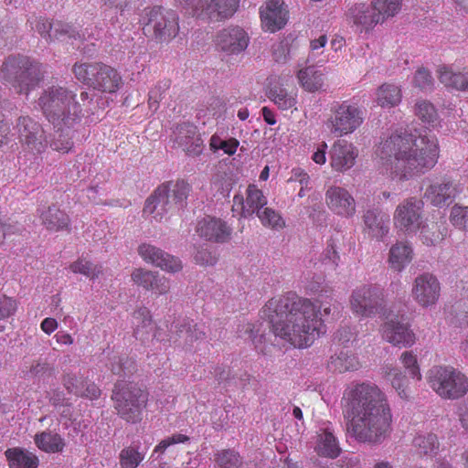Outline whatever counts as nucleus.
<instances>
[{"label": "nucleus", "mask_w": 468, "mask_h": 468, "mask_svg": "<svg viewBox=\"0 0 468 468\" xmlns=\"http://www.w3.org/2000/svg\"><path fill=\"white\" fill-rule=\"evenodd\" d=\"M138 254L147 263L167 272H177L182 270L181 261L163 250L149 244L143 243L138 247Z\"/></svg>", "instance_id": "6ab92c4d"}, {"label": "nucleus", "mask_w": 468, "mask_h": 468, "mask_svg": "<svg viewBox=\"0 0 468 468\" xmlns=\"http://www.w3.org/2000/svg\"><path fill=\"white\" fill-rule=\"evenodd\" d=\"M430 388L442 399L455 400L468 393V378L451 366H434L427 374Z\"/></svg>", "instance_id": "6e6552de"}, {"label": "nucleus", "mask_w": 468, "mask_h": 468, "mask_svg": "<svg viewBox=\"0 0 468 468\" xmlns=\"http://www.w3.org/2000/svg\"><path fill=\"white\" fill-rule=\"evenodd\" d=\"M62 383L68 393L77 396L81 393L84 381L72 373H66L63 375Z\"/></svg>", "instance_id": "69168bd1"}, {"label": "nucleus", "mask_w": 468, "mask_h": 468, "mask_svg": "<svg viewBox=\"0 0 468 468\" xmlns=\"http://www.w3.org/2000/svg\"><path fill=\"white\" fill-rule=\"evenodd\" d=\"M415 114L422 122L431 127H435L438 123L437 111L433 104L428 101L422 100L416 102Z\"/></svg>", "instance_id": "3c124183"}, {"label": "nucleus", "mask_w": 468, "mask_h": 468, "mask_svg": "<svg viewBox=\"0 0 468 468\" xmlns=\"http://www.w3.org/2000/svg\"><path fill=\"white\" fill-rule=\"evenodd\" d=\"M364 112L356 103L344 101L331 108L326 126L332 134L342 137L356 131L364 122Z\"/></svg>", "instance_id": "9d476101"}, {"label": "nucleus", "mask_w": 468, "mask_h": 468, "mask_svg": "<svg viewBox=\"0 0 468 468\" xmlns=\"http://www.w3.org/2000/svg\"><path fill=\"white\" fill-rule=\"evenodd\" d=\"M413 259V250L406 241H399L392 245L388 253V263L392 270L402 271Z\"/></svg>", "instance_id": "473e14b6"}, {"label": "nucleus", "mask_w": 468, "mask_h": 468, "mask_svg": "<svg viewBox=\"0 0 468 468\" xmlns=\"http://www.w3.org/2000/svg\"><path fill=\"white\" fill-rule=\"evenodd\" d=\"M239 332L240 336L247 335L250 338L255 348L262 354H265V335L261 334V324L253 323H244L239 325Z\"/></svg>", "instance_id": "09e8293b"}, {"label": "nucleus", "mask_w": 468, "mask_h": 468, "mask_svg": "<svg viewBox=\"0 0 468 468\" xmlns=\"http://www.w3.org/2000/svg\"><path fill=\"white\" fill-rule=\"evenodd\" d=\"M297 78L302 88L308 92H315L324 86V74L314 67L300 69Z\"/></svg>", "instance_id": "e433bc0d"}, {"label": "nucleus", "mask_w": 468, "mask_h": 468, "mask_svg": "<svg viewBox=\"0 0 468 468\" xmlns=\"http://www.w3.org/2000/svg\"><path fill=\"white\" fill-rule=\"evenodd\" d=\"M91 83L94 90L101 93H115L122 84V78L115 68L102 62L96 79Z\"/></svg>", "instance_id": "cd10ccee"}, {"label": "nucleus", "mask_w": 468, "mask_h": 468, "mask_svg": "<svg viewBox=\"0 0 468 468\" xmlns=\"http://www.w3.org/2000/svg\"><path fill=\"white\" fill-rule=\"evenodd\" d=\"M262 26L271 32L282 29L287 23L289 11L280 0H267L260 9Z\"/></svg>", "instance_id": "412c9836"}, {"label": "nucleus", "mask_w": 468, "mask_h": 468, "mask_svg": "<svg viewBox=\"0 0 468 468\" xmlns=\"http://www.w3.org/2000/svg\"><path fill=\"white\" fill-rule=\"evenodd\" d=\"M266 95L282 111L296 109L297 94L289 92L279 81L270 82Z\"/></svg>", "instance_id": "c85d7f7f"}, {"label": "nucleus", "mask_w": 468, "mask_h": 468, "mask_svg": "<svg viewBox=\"0 0 468 468\" xmlns=\"http://www.w3.org/2000/svg\"><path fill=\"white\" fill-rule=\"evenodd\" d=\"M438 79L445 87L456 90L468 91V71L455 72L446 65H441L437 69Z\"/></svg>", "instance_id": "72a5a7b5"}, {"label": "nucleus", "mask_w": 468, "mask_h": 468, "mask_svg": "<svg viewBox=\"0 0 468 468\" xmlns=\"http://www.w3.org/2000/svg\"><path fill=\"white\" fill-rule=\"evenodd\" d=\"M55 22H51L46 17H36L31 22V27L34 28L47 42L54 41Z\"/></svg>", "instance_id": "13d9d810"}, {"label": "nucleus", "mask_w": 468, "mask_h": 468, "mask_svg": "<svg viewBox=\"0 0 468 468\" xmlns=\"http://www.w3.org/2000/svg\"><path fill=\"white\" fill-rule=\"evenodd\" d=\"M361 365L358 358L347 352L341 351L339 354L331 356L328 363L330 370L338 373H345L347 371H356L360 368Z\"/></svg>", "instance_id": "ea45409f"}, {"label": "nucleus", "mask_w": 468, "mask_h": 468, "mask_svg": "<svg viewBox=\"0 0 468 468\" xmlns=\"http://www.w3.org/2000/svg\"><path fill=\"white\" fill-rule=\"evenodd\" d=\"M382 337L396 346H411L415 343L414 333L404 324L390 320L381 326Z\"/></svg>", "instance_id": "a878e982"}, {"label": "nucleus", "mask_w": 468, "mask_h": 468, "mask_svg": "<svg viewBox=\"0 0 468 468\" xmlns=\"http://www.w3.org/2000/svg\"><path fill=\"white\" fill-rule=\"evenodd\" d=\"M148 21L146 27L153 29V37L159 43H168L179 32V17L173 10H166L161 6H154L147 11Z\"/></svg>", "instance_id": "ddd939ff"}, {"label": "nucleus", "mask_w": 468, "mask_h": 468, "mask_svg": "<svg viewBox=\"0 0 468 468\" xmlns=\"http://www.w3.org/2000/svg\"><path fill=\"white\" fill-rule=\"evenodd\" d=\"M364 232L370 238L382 239L389 230V216L379 209H367L363 215Z\"/></svg>", "instance_id": "bb28decb"}, {"label": "nucleus", "mask_w": 468, "mask_h": 468, "mask_svg": "<svg viewBox=\"0 0 468 468\" xmlns=\"http://www.w3.org/2000/svg\"><path fill=\"white\" fill-rule=\"evenodd\" d=\"M450 221L461 229L468 230V207L454 206L451 210Z\"/></svg>", "instance_id": "680f3d73"}, {"label": "nucleus", "mask_w": 468, "mask_h": 468, "mask_svg": "<svg viewBox=\"0 0 468 468\" xmlns=\"http://www.w3.org/2000/svg\"><path fill=\"white\" fill-rule=\"evenodd\" d=\"M400 361L412 378H416L419 380L421 378L417 356L412 352H403L400 356Z\"/></svg>", "instance_id": "0e129e2a"}, {"label": "nucleus", "mask_w": 468, "mask_h": 468, "mask_svg": "<svg viewBox=\"0 0 468 468\" xmlns=\"http://www.w3.org/2000/svg\"><path fill=\"white\" fill-rule=\"evenodd\" d=\"M384 377L390 381L401 399H407L409 398L407 378L399 368L387 367Z\"/></svg>", "instance_id": "de8ad7c7"}, {"label": "nucleus", "mask_w": 468, "mask_h": 468, "mask_svg": "<svg viewBox=\"0 0 468 468\" xmlns=\"http://www.w3.org/2000/svg\"><path fill=\"white\" fill-rule=\"evenodd\" d=\"M357 156L358 150L352 143L338 140L331 148V166L338 172L346 171L355 165Z\"/></svg>", "instance_id": "5701e85b"}, {"label": "nucleus", "mask_w": 468, "mask_h": 468, "mask_svg": "<svg viewBox=\"0 0 468 468\" xmlns=\"http://www.w3.org/2000/svg\"><path fill=\"white\" fill-rule=\"evenodd\" d=\"M38 106L54 126L73 128L82 118L94 114V96L87 90L79 97L66 87L52 85L43 90Z\"/></svg>", "instance_id": "20e7f679"}, {"label": "nucleus", "mask_w": 468, "mask_h": 468, "mask_svg": "<svg viewBox=\"0 0 468 468\" xmlns=\"http://www.w3.org/2000/svg\"><path fill=\"white\" fill-rule=\"evenodd\" d=\"M171 288V282L164 275L155 272L154 279L153 280L152 286L148 291H152L155 294L164 295L169 292Z\"/></svg>", "instance_id": "338daca9"}, {"label": "nucleus", "mask_w": 468, "mask_h": 468, "mask_svg": "<svg viewBox=\"0 0 468 468\" xmlns=\"http://www.w3.org/2000/svg\"><path fill=\"white\" fill-rule=\"evenodd\" d=\"M460 190L450 180L441 183H434L429 186L424 193V197L435 207H443L452 204Z\"/></svg>", "instance_id": "393cba45"}, {"label": "nucleus", "mask_w": 468, "mask_h": 468, "mask_svg": "<svg viewBox=\"0 0 468 468\" xmlns=\"http://www.w3.org/2000/svg\"><path fill=\"white\" fill-rule=\"evenodd\" d=\"M16 130L22 149L35 156V161L26 168L27 173L36 172L41 165V159L37 155L42 154L48 147L45 131L40 123L29 116H21L17 119Z\"/></svg>", "instance_id": "1a4fd4ad"}, {"label": "nucleus", "mask_w": 468, "mask_h": 468, "mask_svg": "<svg viewBox=\"0 0 468 468\" xmlns=\"http://www.w3.org/2000/svg\"><path fill=\"white\" fill-rule=\"evenodd\" d=\"M338 242L339 239L337 237L330 238L327 240L326 248L320 257L321 263L331 271H335L339 266L340 255L338 252Z\"/></svg>", "instance_id": "49530a36"}, {"label": "nucleus", "mask_w": 468, "mask_h": 468, "mask_svg": "<svg viewBox=\"0 0 468 468\" xmlns=\"http://www.w3.org/2000/svg\"><path fill=\"white\" fill-rule=\"evenodd\" d=\"M112 399L117 415L128 423H139L147 408L149 392L138 383H117Z\"/></svg>", "instance_id": "423d86ee"}, {"label": "nucleus", "mask_w": 468, "mask_h": 468, "mask_svg": "<svg viewBox=\"0 0 468 468\" xmlns=\"http://www.w3.org/2000/svg\"><path fill=\"white\" fill-rule=\"evenodd\" d=\"M420 239L423 244L427 246H433L441 241L445 236L444 232L441 231L440 226L437 223L429 225L421 224Z\"/></svg>", "instance_id": "4d7b16f0"}, {"label": "nucleus", "mask_w": 468, "mask_h": 468, "mask_svg": "<svg viewBox=\"0 0 468 468\" xmlns=\"http://www.w3.org/2000/svg\"><path fill=\"white\" fill-rule=\"evenodd\" d=\"M174 134L176 143L186 154L197 156L203 152V140L196 125L182 122L176 126Z\"/></svg>", "instance_id": "4be33fe9"}, {"label": "nucleus", "mask_w": 468, "mask_h": 468, "mask_svg": "<svg viewBox=\"0 0 468 468\" xmlns=\"http://www.w3.org/2000/svg\"><path fill=\"white\" fill-rule=\"evenodd\" d=\"M267 205V197L256 185L250 184L246 190V199L242 195L233 197L232 211L241 218L258 215Z\"/></svg>", "instance_id": "f3484780"}, {"label": "nucleus", "mask_w": 468, "mask_h": 468, "mask_svg": "<svg viewBox=\"0 0 468 468\" xmlns=\"http://www.w3.org/2000/svg\"><path fill=\"white\" fill-rule=\"evenodd\" d=\"M249 36L240 27H229L218 31L214 38L216 49L227 56L243 52L249 45Z\"/></svg>", "instance_id": "dca6fc26"}, {"label": "nucleus", "mask_w": 468, "mask_h": 468, "mask_svg": "<svg viewBox=\"0 0 468 468\" xmlns=\"http://www.w3.org/2000/svg\"><path fill=\"white\" fill-rule=\"evenodd\" d=\"M42 224L50 231L69 230L70 218L69 215L56 205L49 206L40 214Z\"/></svg>", "instance_id": "7c9ffc66"}, {"label": "nucleus", "mask_w": 468, "mask_h": 468, "mask_svg": "<svg viewBox=\"0 0 468 468\" xmlns=\"http://www.w3.org/2000/svg\"><path fill=\"white\" fill-rule=\"evenodd\" d=\"M441 289L438 278L432 273L424 272L414 279L411 295L420 306L430 307L439 301Z\"/></svg>", "instance_id": "2eb2a0df"}, {"label": "nucleus", "mask_w": 468, "mask_h": 468, "mask_svg": "<svg viewBox=\"0 0 468 468\" xmlns=\"http://www.w3.org/2000/svg\"><path fill=\"white\" fill-rule=\"evenodd\" d=\"M424 202L417 197L403 199L393 214L394 227L403 233H416L421 228Z\"/></svg>", "instance_id": "4468645a"}, {"label": "nucleus", "mask_w": 468, "mask_h": 468, "mask_svg": "<svg viewBox=\"0 0 468 468\" xmlns=\"http://www.w3.org/2000/svg\"><path fill=\"white\" fill-rule=\"evenodd\" d=\"M413 85L421 90H429L433 87V78L426 68H419L413 77Z\"/></svg>", "instance_id": "e2e57ef3"}, {"label": "nucleus", "mask_w": 468, "mask_h": 468, "mask_svg": "<svg viewBox=\"0 0 468 468\" xmlns=\"http://www.w3.org/2000/svg\"><path fill=\"white\" fill-rule=\"evenodd\" d=\"M376 154L391 179L401 182L432 169L438 162L440 147L434 135L396 132L380 143Z\"/></svg>", "instance_id": "7ed1b4c3"}, {"label": "nucleus", "mask_w": 468, "mask_h": 468, "mask_svg": "<svg viewBox=\"0 0 468 468\" xmlns=\"http://www.w3.org/2000/svg\"><path fill=\"white\" fill-rule=\"evenodd\" d=\"M144 459V454L132 446L124 447L119 454L121 468H137Z\"/></svg>", "instance_id": "603ef678"}, {"label": "nucleus", "mask_w": 468, "mask_h": 468, "mask_svg": "<svg viewBox=\"0 0 468 468\" xmlns=\"http://www.w3.org/2000/svg\"><path fill=\"white\" fill-rule=\"evenodd\" d=\"M190 191L191 186L183 179L165 182L147 197L143 213L161 221L173 206L183 207Z\"/></svg>", "instance_id": "0eeeda50"}, {"label": "nucleus", "mask_w": 468, "mask_h": 468, "mask_svg": "<svg viewBox=\"0 0 468 468\" xmlns=\"http://www.w3.org/2000/svg\"><path fill=\"white\" fill-rule=\"evenodd\" d=\"M214 461L218 468H241L242 458L232 449H224L214 454Z\"/></svg>", "instance_id": "8fccbe9b"}, {"label": "nucleus", "mask_w": 468, "mask_h": 468, "mask_svg": "<svg viewBox=\"0 0 468 468\" xmlns=\"http://www.w3.org/2000/svg\"><path fill=\"white\" fill-rule=\"evenodd\" d=\"M136 368L135 362L129 358L115 356L111 365V370L115 375L128 376Z\"/></svg>", "instance_id": "052dcab7"}, {"label": "nucleus", "mask_w": 468, "mask_h": 468, "mask_svg": "<svg viewBox=\"0 0 468 468\" xmlns=\"http://www.w3.org/2000/svg\"><path fill=\"white\" fill-rule=\"evenodd\" d=\"M156 271L146 270L144 268H136L131 274V279L133 283L139 287L148 291L152 286L153 280L154 279Z\"/></svg>", "instance_id": "bf43d9fd"}, {"label": "nucleus", "mask_w": 468, "mask_h": 468, "mask_svg": "<svg viewBox=\"0 0 468 468\" xmlns=\"http://www.w3.org/2000/svg\"><path fill=\"white\" fill-rule=\"evenodd\" d=\"M331 312V303L312 301L296 294L273 297L262 309L273 335L295 348L309 347L326 333L323 317Z\"/></svg>", "instance_id": "f257e3e1"}, {"label": "nucleus", "mask_w": 468, "mask_h": 468, "mask_svg": "<svg viewBox=\"0 0 468 468\" xmlns=\"http://www.w3.org/2000/svg\"><path fill=\"white\" fill-rule=\"evenodd\" d=\"M186 13L202 19L221 21L234 15L239 0H178Z\"/></svg>", "instance_id": "f8f14e48"}, {"label": "nucleus", "mask_w": 468, "mask_h": 468, "mask_svg": "<svg viewBox=\"0 0 468 468\" xmlns=\"http://www.w3.org/2000/svg\"><path fill=\"white\" fill-rule=\"evenodd\" d=\"M324 196L328 208L335 215L350 218L356 214V200L346 188L331 186Z\"/></svg>", "instance_id": "a211bd4d"}, {"label": "nucleus", "mask_w": 468, "mask_h": 468, "mask_svg": "<svg viewBox=\"0 0 468 468\" xmlns=\"http://www.w3.org/2000/svg\"><path fill=\"white\" fill-rule=\"evenodd\" d=\"M378 24L395 16L401 9V0H372Z\"/></svg>", "instance_id": "c03bdc74"}, {"label": "nucleus", "mask_w": 468, "mask_h": 468, "mask_svg": "<svg viewBox=\"0 0 468 468\" xmlns=\"http://www.w3.org/2000/svg\"><path fill=\"white\" fill-rule=\"evenodd\" d=\"M346 19L359 33L368 34L378 25L372 4L356 3L348 7Z\"/></svg>", "instance_id": "aec40b11"}, {"label": "nucleus", "mask_w": 468, "mask_h": 468, "mask_svg": "<svg viewBox=\"0 0 468 468\" xmlns=\"http://www.w3.org/2000/svg\"><path fill=\"white\" fill-rule=\"evenodd\" d=\"M90 34L88 29L79 28L76 25L56 21L54 27V40L65 41L70 44L82 42L89 38Z\"/></svg>", "instance_id": "2f4dec72"}, {"label": "nucleus", "mask_w": 468, "mask_h": 468, "mask_svg": "<svg viewBox=\"0 0 468 468\" xmlns=\"http://www.w3.org/2000/svg\"><path fill=\"white\" fill-rule=\"evenodd\" d=\"M34 442L37 447L47 453H58L63 452L65 440L57 432L45 431L34 436Z\"/></svg>", "instance_id": "f704fd0d"}, {"label": "nucleus", "mask_w": 468, "mask_h": 468, "mask_svg": "<svg viewBox=\"0 0 468 468\" xmlns=\"http://www.w3.org/2000/svg\"><path fill=\"white\" fill-rule=\"evenodd\" d=\"M401 90L395 84L384 83L377 90V102L383 108L398 105L401 101Z\"/></svg>", "instance_id": "79ce46f5"}, {"label": "nucleus", "mask_w": 468, "mask_h": 468, "mask_svg": "<svg viewBox=\"0 0 468 468\" xmlns=\"http://www.w3.org/2000/svg\"><path fill=\"white\" fill-rule=\"evenodd\" d=\"M239 145V142L231 137L228 140H223L217 133L213 134L209 140L210 150L216 153L218 150H222L228 155H233Z\"/></svg>", "instance_id": "6e6d98bb"}, {"label": "nucleus", "mask_w": 468, "mask_h": 468, "mask_svg": "<svg viewBox=\"0 0 468 468\" xmlns=\"http://www.w3.org/2000/svg\"><path fill=\"white\" fill-rule=\"evenodd\" d=\"M412 444L420 455L433 456L440 449L438 437L434 433L417 434Z\"/></svg>", "instance_id": "37998d69"}, {"label": "nucleus", "mask_w": 468, "mask_h": 468, "mask_svg": "<svg viewBox=\"0 0 468 468\" xmlns=\"http://www.w3.org/2000/svg\"><path fill=\"white\" fill-rule=\"evenodd\" d=\"M351 311L361 317H371L385 310L384 290L377 284H362L355 288L349 298Z\"/></svg>", "instance_id": "9b49d317"}, {"label": "nucleus", "mask_w": 468, "mask_h": 468, "mask_svg": "<svg viewBox=\"0 0 468 468\" xmlns=\"http://www.w3.org/2000/svg\"><path fill=\"white\" fill-rule=\"evenodd\" d=\"M100 61H80L76 62L72 67V72L75 78L84 85L91 88L97 74L99 73Z\"/></svg>", "instance_id": "58836bf2"}, {"label": "nucleus", "mask_w": 468, "mask_h": 468, "mask_svg": "<svg viewBox=\"0 0 468 468\" xmlns=\"http://www.w3.org/2000/svg\"><path fill=\"white\" fill-rule=\"evenodd\" d=\"M69 269L75 274H81L90 280L98 279L103 271L101 264L94 263L93 261L80 257L77 261L70 263Z\"/></svg>", "instance_id": "a18cd8bd"}, {"label": "nucleus", "mask_w": 468, "mask_h": 468, "mask_svg": "<svg viewBox=\"0 0 468 468\" xmlns=\"http://www.w3.org/2000/svg\"><path fill=\"white\" fill-rule=\"evenodd\" d=\"M231 229L220 218L207 217L198 221L197 232L206 240L217 243L229 241Z\"/></svg>", "instance_id": "b1692460"}, {"label": "nucleus", "mask_w": 468, "mask_h": 468, "mask_svg": "<svg viewBox=\"0 0 468 468\" xmlns=\"http://www.w3.org/2000/svg\"><path fill=\"white\" fill-rule=\"evenodd\" d=\"M189 441L186 435L176 433L170 437L162 440L154 448V452L164 453L165 451L171 445L176 443H184Z\"/></svg>", "instance_id": "774afa93"}, {"label": "nucleus", "mask_w": 468, "mask_h": 468, "mask_svg": "<svg viewBox=\"0 0 468 468\" xmlns=\"http://www.w3.org/2000/svg\"><path fill=\"white\" fill-rule=\"evenodd\" d=\"M57 127L58 131L54 134L49 144L50 148L53 151L62 154H68L73 149L74 146V130L73 128H66L65 126Z\"/></svg>", "instance_id": "a19ab883"}, {"label": "nucleus", "mask_w": 468, "mask_h": 468, "mask_svg": "<svg viewBox=\"0 0 468 468\" xmlns=\"http://www.w3.org/2000/svg\"><path fill=\"white\" fill-rule=\"evenodd\" d=\"M5 456L9 468H38L39 459L36 453L21 447L8 448Z\"/></svg>", "instance_id": "c756f323"}, {"label": "nucleus", "mask_w": 468, "mask_h": 468, "mask_svg": "<svg viewBox=\"0 0 468 468\" xmlns=\"http://www.w3.org/2000/svg\"><path fill=\"white\" fill-rule=\"evenodd\" d=\"M346 429L358 442L380 444L392 432L393 416L385 392L370 381L352 382L341 399Z\"/></svg>", "instance_id": "f03ea898"}, {"label": "nucleus", "mask_w": 468, "mask_h": 468, "mask_svg": "<svg viewBox=\"0 0 468 468\" xmlns=\"http://www.w3.org/2000/svg\"><path fill=\"white\" fill-rule=\"evenodd\" d=\"M42 63L27 56H9L0 68V80L19 94H28L45 77Z\"/></svg>", "instance_id": "39448f33"}, {"label": "nucleus", "mask_w": 468, "mask_h": 468, "mask_svg": "<svg viewBox=\"0 0 468 468\" xmlns=\"http://www.w3.org/2000/svg\"><path fill=\"white\" fill-rule=\"evenodd\" d=\"M257 217L266 228L278 230L285 227V221L281 214L271 207H265Z\"/></svg>", "instance_id": "864d4df0"}, {"label": "nucleus", "mask_w": 468, "mask_h": 468, "mask_svg": "<svg viewBox=\"0 0 468 468\" xmlns=\"http://www.w3.org/2000/svg\"><path fill=\"white\" fill-rule=\"evenodd\" d=\"M315 451L320 456L335 459L339 456L341 449L333 432L324 429L318 434Z\"/></svg>", "instance_id": "4c0bfd02"}, {"label": "nucleus", "mask_w": 468, "mask_h": 468, "mask_svg": "<svg viewBox=\"0 0 468 468\" xmlns=\"http://www.w3.org/2000/svg\"><path fill=\"white\" fill-rule=\"evenodd\" d=\"M171 81L169 80H159L154 84L148 92V106L153 112H156L159 103L165 97V92L170 88Z\"/></svg>", "instance_id": "5fc2aeb1"}, {"label": "nucleus", "mask_w": 468, "mask_h": 468, "mask_svg": "<svg viewBox=\"0 0 468 468\" xmlns=\"http://www.w3.org/2000/svg\"><path fill=\"white\" fill-rule=\"evenodd\" d=\"M133 318L134 336L141 341L148 339L154 328L150 310L146 307H140L134 311Z\"/></svg>", "instance_id": "c9c22d12"}]
</instances>
